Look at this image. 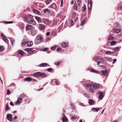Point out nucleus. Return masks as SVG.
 <instances>
[{"mask_svg":"<svg viewBox=\"0 0 122 122\" xmlns=\"http://www.w3.org/2000/svg\"><path fill=\"white\" fill-rule=\"evenodd\" d=\"M53 81H55V83H56V84H57H57H59V81H56V80H53Z\"/></svg>","mask_w":122,"mask_h":122,"instance_id":"nucleus-56","label":"nucleus"},{"mask_svg":"<svg viewBox=\"0 0 122 122\" xmlns=\"http://www.w3.org/2000/svg\"><path fill=\"white\" fill-rule=\"evenodd\" d=\"M91 72H95L96 73H97V71H96L93 69H91Z\"/></svg>","mask_w":122,"mask_h":122,"instance_id":"nucleus-50","label":"nucleus"},{"mask_svg":"<svg viewBox=\"0 0 122 122\" xmlns=\"http://www.w3.org/2000/svg\"><path fill=\"white\" fill-rule=\"evenodd\" d=\"M105 53L108 54H110L113 53V52H111L110 51H105Z\"/></svg>","mask_w":122,"mask_h":122,"instance_id":"nucleus-37","label":"nucleus"},{"mask_svg":"<svg viewBox=\"0 0 122 122\" xmlns=\"http://www.w3.org/2000/svg\"><path fill=\"white\" fill-rule=\"evenodd\" d=\"M22 98L20 97L18 98L17 100V101L19 103H21L22 102Z\"/></svg>","mask_w":122,"mask_h":122,"instance_id":"nucleus-31","label":"nucleus"},{"mask_svg":"<svg viewBox=\"0 0 122 122\" xmlns=\"http://www.w3.org/2000/svg\"><path fill=\"white\" fill-rule=\"evenodd\" d=\"M10 40L11 42V44L12 45H13V43L15 42L14 40L11 38H10Z\"/></svg>","mask_w":122,"mask_h":122,"instance_id":"nucleus-32","label":"nucleus"},{"mask_svg":"<svg viewBox=\"0 0 122 122\" xmlns=\"http://www.w3.org/2000/svg\"><path fill=\"white\" fill-rule=\"evenodd\" d=\"M33 76L36 77H40L41 78H44L45 76V74L44 73H41L40 72H37L34 73Z\"/></svg>","mask_w":122,"mask_h":122,"instance_id":"nucleus-1","label":"nucleus"},{"mask_svg":"<svg viewBox=\"0 0 122 122\" xmlns=\"http://www.w3.org/2000/svg\"><path fill=\"white\" fill-rule=\"evenodd\" d=\"M115 32L116 33H118L120 31V30L119 29H116L114 30Z\"/></svg>","mask_w":122,"mask_h":122,"instance_id":"nucleus-33","label":"nucleus"},{"mask_svg":"<svg viewBox=\"0 0 122 122\" xmlns=\"http://www.w3.org/2000/svg\"><path fill=\"white\" fill-rule=\"evenodd\" d=\"M26 95L24 94H23L22 95H20V97L23 98H25V97H26Z\"/></svg>","mask_w":122,"mask_h":122,"instance_id":"nucleus-39","label":"nucleus"},{"mask_svg":"<svg viewBox=\"0 0 122 122\" xmlns=\"http://www.w3.org/2000/svg\"><path fill=\"white\" fill-rule=\"evenodd\" d=\"M48 49L47 48H45L42 49V50L43 51H45L48 50Z\"/></svg>","mask_w":122,"mask_h":122,"instance_id":"nucleus-48","label":"nucleus"},{"mask_svg":"<svg viewBox=\"0 0 122 122\" xmlns=\"http://www.w3.org/2000/svg\"><path fill=\"white\" fill-rule=\"evenodd\" d=\"M18 53L20 55H24L25 52L21 50H19L18 51Z\"/></svg>","mask_w":122,"mask_h":122,"instance_id":"nucleus-18","label":"nucleus"},{"mask_svg":"<svg viewBox=\"0 0 122 122\" xmlns=\"http://www.w3.org/2000/svg\"><path fill=\"white\" fill-rule=\"evenodd\" d=\"M119 49L118 47H116L114 48L113 50L114 51H117Z\"/></svg>","mask_w":122,"mask_h":122,"instance_id":"nucleus-46","label":"nucleus"},{"mask_svg":"<svg viewBox=\"0 0 122 122\" xmlns=\"http://www.w3.org/2000/svg\"><path fill=\"white\" fill-rule=\"evenodd\" d=\"M31 34L33 35V36L35 35L37 32V31L35 30H32L31 31Z\"/></svg>","mask_w":122,"mask_h":122,"instance_id":"nucleus-11","label":"nucleus"},{"mask_svg":"<svg viewBox=\"0 0 122 122\" xmlns=\"http://www.w3.org/2000/svg\"><path fill=\"white\" fill-rule=\"evenodd\" d=\"M33 28V27L32 25H27L25 27L26 30H30Z\"/></svg>","mask_w":122,"mask_h":122,"instance_id":"nucleus-5","label":"nucleus"},{"mask_svg":"<svg viewBox=\"0 0 122 122\" xmlns=\"http://www.w3.org/2000/svg\"><path fill=\"white\" fill-rule=\"evenodd\" d=\"M28 98V97L27 96L25 97V99L24 100V102H25L27 100V99Z\"/></svg>","mask_w":122,"mask_h":122,"instance_id":"nucleus-59","label":"nucleus"},{"mask_svg":"<svg viewBox=\"0 0 122 122\" xmlns=\"http://www.w3.org/2000/svg\"><path fill=\"white\" fill-rule=\"evenodd\" d=\"M92 86H93L94 89H95L97 88H98L99 87V86L98 84L96 83L93 84H92Z\"/></svg>","mask_w":122,"mask_h":122,"instance_id":"nucleus-13","label":"nucleus"},{"mask_svg":"<svg viewBox=\"0 0 122 122\" xmlns=\"http://www.w3.org/2000/svg\"><path fill=\"white\" fill-rule=\"evenodd\" d=\"M108 40H110L113 39V37H108Z\"/></svg>","mask_w":122,"mask_h":122,"instance_id":"nucleus-49","label":"nucleus"},{"mask_svg":"<svg viewBox=\"0 0 122 122\" xmlns=\"http://www.w3.org/2000/svg\"><path fill=\"white\" fill-rule=\"evenodd\" d=\"M67 46V44L65 43H63L61 45V46L63 48H65Z\"/></svg>","mask_w":122,"mask_h":122,"instance_id":"nucleus-27","label":"nucleus"},{"mask_svg":"<svg viewBox=\"0 0 122 122\" xmlns=\"http://www.w3.org/2000/svg\"><path fill=\"white\" fill-rule=\"evenodd\" d=\"M60 63V61L58 62H55V64L56 66H58Z\"/></svg>","mask_w":122,"mask_h":122,"instance_id":"nucleus-41","label":"nucleus"},{"mask_svg":"<svg viewBox=\"0 0 122 122\" xmlns=\"http://www.w3.org/2000/svg\"><path fill=\"white\" fill-rule=\"evenodd\" d=\"M33 50V49L32 48H26L25 49V50L27 51L30 52L31 51Z\"/></svg>","mask_w":122,"mask_h":122,"instance_id":"nucleus-25","label":"nucleus"},{"mask_svg":"<svg viewBox=\"0 0 122 122\" xmlns=\"http://www.w3.org/2000/svg\"><path fill=\"white\" fill-rule=\"evenodd\" d=\"M18 26L20 29H22L24 28V25L23 23H20L18 24Z\"/></svg>","mask_w":122,"mask_h":122,"instance_id":"nucleus-10","label":"nucleus"},{"mask_svg":"<svg viewBox=\"0 0 122 122\" xmlns=\"http://www.w3.org/2000/svg\"><path fill=\"white\" fill-rule=\"evenodd\" d=\"M74 8L75 10L77 9V5L76 3H75L74 4Z\"/></svg>","mask_w":122,"mask_h":122,"instance_id":"nucleus-40","label":"nucleus"},{"mask_svg":"<svg viewBox=\"0 0 122 122\" xmlns=\"http://www.w3.org/2000/svg\"><path fill=\"white\" fill-rule=\"evenodd\" d=\"M88 0V9H91L92 7V3L91 0Z\"/></svg>","mask_w":122,"mask_h":122,"instance_id":"nucleus-4","label":"nucleus"},{"mask_svg":"<svg viewBox=\"0 0 122 122\" xmlns=\"http://www.w3.org/2000/svg\"><path fill=\"white\" fill-rule=\"evenodd\" d=\"M6 23L7 24H11V23H13V22L12 21H8V22H6Z\"/></svg>","mask_w":122,"mask_h":122,"instance_id":"nucleus-63","label":"nucleus"},{"mask_svg":"<svg viewBox=\"0 0 122 122\" xmlns=\"http://www.w3.org/2000/svg\"><path fill=\"white\" fill-rule=\"evenodd\" d=\"M98 93L99 95V98L100 99H102L104 97L103 93L101 92H99Z\"/></svg>","mask_w":122,"mask_h":122,"instance_id":"nucleus-6","label":"nucleus"},{"mask_svg":"<svg viewBox=\"0 0 122 122\" xmlns=\"http://www.w3.org/2000/svg\"><path fill=\"white\" fill-rule=\"evenodd\" d=\"M27 43V41L25 39H24L21 43L22 45H25Z\"/></svg>","mask_w":122,"mask_h":122,"instance_id":"nucleus-15","label":"nucleus"},{"mask_svg":"<svg viewBox=\"0 0 122 122\" xmlns=\"http://www.w3.org/2000/svg\"><path fill=\"white\" fill-rule=\"evenodd\" d=\"M39 27L40 29L42 30L45 28V26L44 25L40 24H39Z\"/></svg>","mask_w":122,"mask_h":122,"instance_id":"nucleus-9","label":"nucleus"},{"mask_svg":"<svg viewBox=\"0 0 122 122\" xmlns=\"http://www.w3.org/2000/svg\"><path fill=\"white\" fill-rule=\"evenodd\" d=\"M1 37H3V38L6 37L4 35V34L3 33H2L1 34Z\"/></svg>","mask_w":122,"mask_h":122,"instance_id":"nucleus-53","label":"nucleus"},{"mask_svg":"<svg viewBox=\"0 0 122 122\" xmlns=\"http://www.w3.org/2000/svg\"><path fill=\"white\" fill-rule=\"evenodd\" d=\"M86 6L84 5L82 8V10L83 11H85L86 10Z\"/></svg>","mask_w":122,"mask_h":122,"instance_id":"nucleus-45","label":"nucleus"},{"mask_svg":"<svg viewBox=\"0 0 122 122\" xmlns=\"http://www.w3.org/2000/svg\"><path fill=\"white\" fill-rule=\"evenodd\" d=\"M9 107L8 106V103H7L6 104L5 107V109L6 111L8 110L9 109Z\"/></svg>","mask_w":122,"mask_h":122,"instance_id":"nucleus-35","label":"nucleus"},{"mask_svg":"<svg viewBox=\"0 0 122 122\" xmlns=\"http://www.w3.org/2000/svg\"><path fill=\"white\" fill-rule=\"evenodd\" d=\"M27 17L28 18L31 19H33V16L30 14L28 15L27 16Z\"/></svg>","mask_w":122,"mask_h":122,"instance_id":"nucleus-42","label":"nucleus"},{"mask_svg":"<svg viewBox=\"0 0 122 122\" xmlns=\"http://www.w3.org/2000/svg\"><path fill=\"white\" fill-rule=\"evenodd\" d=\"M33 12L34 13H36L38 15L40 14L38 10L36 9H33Z\"/></svg>","mask_w":122,"mask_h":122,"instance_id":"nucleus-23","label":"nucleus"},{"mask_svg":"<svg viewBox=\"0 0 122 122\" xmlns=\"http://www.w3.org/2000/svg\"><path fill=\"white\" fill-rule=\"evenodd\" d=\"M36 50L31 51L30 52V54H33L35 53L36 52Z\"/></svg>","mask_w":122,"mask_h":122,"instance_id":"nucleus-38","label":"nucleus"},{"mask_svg":"<svg viewBox=\"0 0 122 122\" xmlns=\"http://www.w3.org/2000/svg\"><path fill=\"white\" fill-rule=\"evenodd\" d=\"M93 109H95V111L96 112H97L98 111L100 110V108H95L93 107Z\"/></svg>","mask_w":122,"mask_h":122,"instance_id":"nucleus-47","label":"nucleus"},{"mask_svg":"<svg viewBox=\"0 0 122 122\" xmlns=\"http://www.w3.org/2000/svg\"><path fill=\"white\" fill-rule=\"evenodd\" d=\"M113 62L112 63V64H114L115 62L117 61V59H113Z\"/></svg>","mask_w":122,"mask_h":122,"instance_id":"nucleus-62","label":"nucleus"},{"mask_svg":"<svg viewBox=\"0 0 122 122\" xmlns=\"http://www.w3.org/2000/svg\"><path fill=\"white\" fill-rule=\"evenodd\" d=\"M28 22L29 23L33 24L34 25H36V24L35 22L33 20H28Z\"/></svg>","mask_w":122,"mask_h":122,"instance_id":"nucleus-8","label":"nucleus"},{"mask_svg":"<svg viewBox=\"0 0 122 122\" xmlns=\"http://www.w3.org/2000/svg\"><path fill=\"white\" fill-rule=\"evenodd\" d=\"M67 22L66 21L65 22V23L64 25V26L65 27H66L67 26Z\"/></svg>","mask_w":122,"mask_h":122,"instance_id":"nucleus-60","label":"nucleus"},{"mask_svg":"<svg viewBox=\"0 0 122 122\" xmlns=\"http://www.w3.org/2000/svg\"><path fill=\"white\" fill-rule=\"evenodd\" d=\"M56 46H53L51 48V49L53 51L56 48Z\"/></svg>","mask_w":122,"mask_h":122,"instance_id":"nucleus-43","label":"nucleus"},{"mask_svg":"<svg viewBox=\"0 0 122 122\" xmlns=\"http://www.w3.org/2000/svg\"><path fill=\"white\" fill-rule=\"evenodd\" d=\"M35 19L39 22H41V20L40 17L38 16H36Z\"/></svg>","mask_w":122,"mask_h":122,"instance_id":"nucleus-22","label":"nucleus"},{"mask_svg":"<svg viewBox=\"0 0 122 122\" xmlns=\"http://www.w3.org/2000/svg\"><path fill=\"white\" fill-rule=\"evenodd\" d=\"M27 17H25L24 18V20H25V21L26 22L28 21V20Z\"/></svg>","mask_w":122,"mask_h":122,"instance_id":"nucleus-54","label":"nucleus"},{"mask_svg":"<svg viewBox=\"0 0 122 122\" xmlns=\"http://www.w3.org/2000/svg\"><path fill=\"white\" fill-rule=\"evenodd\" d=\"M7 95H9L10 94V91L8 89L7 90Z\"/></svg>","mask_w":122,"mask_h":122,"instance_id":"nucleus-55","label":"nucleus"},{"mask_svg":"<svg viewBox=\"0 0 122 122\" xmlns=\"http://www.w3.org/2000/svg\"><path fill=\"white\" fill-rule=\"evenodd\" d=\"M33 44V42L31 41H29L27 43L28 46H30L32 45Z\"/></svg>","mask_w":122,"mask_h":122,"instance_id":"nucleus-26","label":"nucleus"},{"mask_svg":"<svg viewBox=\"0 0 122 122\" xmlns=\"http://www.w3.org/2000/svg\"><path fill=\"white\" fill-rule=\"evenodd\" d=\"M98 59L97 65H98L100 63L103 62L104 61L103 59L101 58H98Z\"/></svg>","mask_w":122,"mask_h":122,"instance_id":"nucleus-12","label":"nucleus"},{"mask_svg":"<svg viewBox=\"0 0 122 122\" xmlns=\"http://www.w3.org/2000/svg\"><path fill=\"white\" fill-rule=\"evenodd\" d=\"M3 39L4 41L7 44L8 43V41L7 39L6 38V37L3 38Z\"/></svg>","mask_w":122,"mask_h":122,"instance_id":"nucleus-28","label":"nucleus"},{"mask_svg":"<svg viewBox=\"0 0 122 122\" xmlns=\"http://www.w3.org/2000/svg\"><path fill=\"white\" fill-rule=\"evenodd\" d=\"M52 69L51 68H49L47 69V71H48L50 72L52 71Z\"/></svg>","mask_w":122,"mask_h":122,"instance_id":"nucleus-52","label":"nucleus"},{"mask_svg":"<svg viewBox=\"0 0 122 122\" xmlns=\"http://www.w3.org/2000/svg\"><path fill=\"white\" fill-rule=\"evenodd\" d=\"M49 10L48 9H44L43 10V11L45 14H48Z\"/></svg>","mask_w":122,"mask_h":122,"instance_id":"nucleus-36","label":"nucleus"},{"mask_svg":"<svg viewBox=\"0 0 122 122\" xmlns=\"http://www.w3.org/2000/svg\"><path fill=\"white\" fill-rule=\"evenodd\" d=\"M73 24V20H71V22L70 23L71 25V26H72Z\"/></svg>","mask_w":122,"mask_h":122,"instance_id":"nucleus-58","label":"nucleus"},{"mask_svg":"<svg viewBox=\"0 0 122 122\" xmlns=\"http://www.w3.org/2000/svg\"><path fill=\"white\" fill-rule=\"evenodd\" d=\"M51 1V0H45V2L47 4H49Z\"/></svg>","mask_w":122,"mask_h":122,"instance_id":"nucleus-34","label":"nucleus"},{"mask_svg":"<svg viewBox=\"0 0 122 122\" xmlns=\"http://www.w3.org/2000/svg\"><path fill=\"white\" fill-rule=\"evenodd\" d=\"M77 3L78 5H80L81 3L80 0H78L77 1Z\"/></svg>","mask_w":122,"mask_h":122,"instance_id":"nucleus-57","label":"nucleus"},{"mask_svg":"<svg viewBox=\"0 0 122 122\" xmlns=\"http://www.w3.org/2000/svg\"><path fill=\"white\" fill-rule=\"evenodd\" d=\"M61 50V48H58L57 49V51H59Z\"/></svg>","mask_w":122,"mask_h":122,"instance_id":"nucleus-64","label":"nucleus"},{"mask_svg":"<svg viewBox=\"0 0 122 122\" xmlns=\"http://www.w3.org/2000/svg\"><path fill=\"white\" fill-rule=\"evenodd\" d=\"M42 41V37L40 35H38L36 38L35 41V43L37 45L41 42Z\"/></svg>","mask_w":122,"mask_h":122,"instance_id":"nucleus-2","label":"nucleus"},{"mask_svg":"<svg viewBox=\"0 0 122 122\" xmlns=\"http://www.w3.org/2000/svg\"><path fill=\"white\" fill-rule=\"evenodd\" d=\"M76 13L75 12H74L72 14V17L73 18H74L76 16Z\"/></svg>","mask_w":122,"mask_h":122,"instance_id":"nucleus-51","label":"nucleus"},{"mask_svg":"<svg viewBox=\"0 0 122 122\" xmlns=\"http://www.w3.org/2000/svg\"><path fill=\"white\" fill-rule=\"evenodd\" d=\"M67 120V119L66 117H64L62 118V121L63 122H66Z\"/></svg>","mask_w":122,"mask_h":122,"instance_id":"nucleus-30","label":"nucleus"},{"mask_svg":"<svg viewBox=\"0 0 122 122\" xmlns=\"http://www.w3.org/2000/svg\"><path fill=\"white\" fill-rule=\"evenodd\" d=\"M87 82L88 83H86V84L85 86L90 88L89 91L90 92L93 93H94V90L91 89L92 85L91 82L89 81H87Z\"/></svg>","mask_w":122,"mask_h":122,"instance_id":"nucleus-3","label":"nucleus"},{"mask_svg":"<svg viewBox=\"0 0 122 122\" xmlns=\"http://www.w3.org/2000/svg\"><path fill=\"white\" fill-rule=\"evenodd\" d=\"M116 43V41H112V42L110 43V45L111 46H112L115 45Z\"/></svg>","mask_w":122,"mask_h":122,"instance_id":"nucleus-17","label":"nucleus"},{"mask_svg":"<svg viewBox=\"0 0 122 122\" xmlns=\"http://www.w3.org/2000/svg\"><path fill=\"white\" fill-rule=\"evenodd\" d=\"M47 64L46 63H42L39 65V66L41 67L46 66H47Z\"/></svg>","mask_w":122,"mask_h":122,"instance_id":"nucleus-24","label":"nucleus"},{"mask_svg":"<svg viewBox=\"0 0 122 122\" xmlns=\"http://www.w3.org/2000/svg\"><path fill=\"white\" fill-rule=\"evenodd\" d=\"M51 8L53 9H55L56 8V6L55 4L54 3H53L52 4L51 6Z\"/></svg>","mask_w":122,"mask_h":122,"instance_id":"nucleus-20","label":"nucleus"},{"mask_svg":"<svg viewBox=\"0 0 122 122\" xmlns=\"http://www.w3.org/2000/svg\"><path fill=\"white\" fill-rule=\"evenodd\" d=\"M44 23L46 25H48L50 23V21L47 19H45L44 21Z\"/></svg>","mask_w":122,"mask_h":122,"instance_id":"nucleus-19","label":"nucleus"},{"mask_svg":"<svg viewBox=\"0 0 122 122\" xmlns=\"http://www.w3.org/2000/svg\"><path fill=\"white\" fill-rule=\"evenodd\" d=\"M102 72L103 75H106L107 73V70L106 69L102 71Z\"/></svg>","mask_w":122,"mask_h":122,"instance_id":"nucleus-16","label":"nucleus"},{"mask_svg":"<svg viewBox=\"0 0 122 122\" xmlns=\"http://www.w3.org/2000/svg\"><path fill=\"white\" fill-rule=\"evenodd\" d=\"M7 119L9 121H11L12 120V117L11 115L9 113L7 115Z\"/></svg>","mask_w":122,"mask_h":122,"instance_id":"nucleus-7","label":"nucleus"},{"mask_svg":"<svg viewBox=\"0 0 122 122\" xmlns=\"http://www.w3.org/2000/svg\"><path fill=\"white\" fill-rule=\"evenodd\" d=\"M86 19L85 18L83 20H81V24L80 25L81 26L85 22Z\"/></svg>","mask_w":122,"mask_h":122,"instance_id":"nucleus-14","label":"nucleus"},{"mask_svg":"<svg viewBox=\"0 0 122 122\" xmlns=\"http://www.w3.org/2000/svg\"><path fill=\"white\" fill-rule=\"evenodd\" d=\"M62 28V26L61 25L59 27V30H60Z\"/></svg>","mask_w":122,"mask_h":122,"instance_id":"nucleus-61","label":"nucleus"},{"mask_svg":"<svg viewBox=\"0 0 122 122\" xmlns=\"http://www.w3.org/2000/svg\"><path fill=\"white\" fill-rule=\"evenodd\" d=\"M4 47L3 46H0V51H2L4 49Z\"/></svg>","mask_w":122,"mask_h":122,"instance_id":"nucleus-44","label":"nucleus"},{"mask_svg":"<svg viewBox=\"0 0 122 122\" xmlns=\"http://www.w3.org/2000/svg\"><path fill=\"white\" fill-rule=\"evenodd\" d=\"M88 103L90 105H92L94 103V102L92 101V99H90Z\"/></svg>","mask_w":122,"mask_h":122,"instance_id":"nucleus-21","label":"nucleus"},{"mask_svg":"<svg viewBox=\"0 0 122 122\" xmlns=\"http://www.w3.org/2000/svg\"><path fill=\"white\" fill-rule=\"evenodd\" d=\"M31 80V78L30 77H27L25 79V81H30Z\"/></svg>","mask_w":122,"mask_h":122,"instance_id":"nucleus-29","label":"nucleus"}]
</instances>
